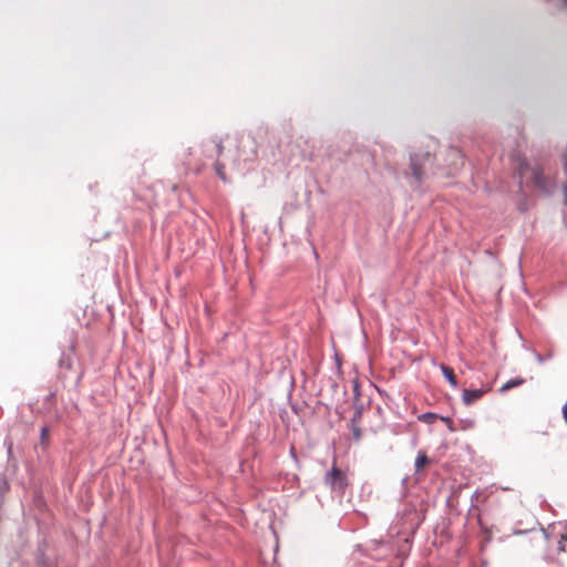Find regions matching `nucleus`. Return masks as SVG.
<instances>
[{"instance_id":"f257e3e1","label":"nucleus","mask_w":567,"mask_h":567,"mask_svg":"<svg viewBox=\"0 0 567 567\" xmlns=\"http://www.w3.org/2000/svg\"><path fill=\"white\" fill-rule=\"evenodd\" d=\"M517 171L520 183L523 181L530 182L543 194L549 195L557 188L556 177L544 165L536 164L530 166L526 161H520Z\"/></svg>"},{"instance_id":"7ed1b4c3","label":"nucleus","mask_w":567,"mask_h":567,"mask_svg":"<svg viewBox=\"0 0 567 567\" xmlns=\"http://www.w3.org/2000/svg\"><path fill=\"white\" fill-rule=\"evenodd\" d=\"M429 157V154H411L410 155V167L412 169V176L416 183H421L423 179V163Z\"/></svg>"},{"instance_id":"ddd939ff","label":"nucleus","mask_w":567,"mask_h":567,"mask_svg":"<svg viewBox=\"0 0 567 567\" xmlns=\"http://www.w3.org/2000/svg\"><path fill=\"white\" fill-rule=\"evenodd\" d=\"M353 437L355 441H360L361 439V431L358 426H353L352 429Z\"/></svg>"},{"instance_id":"423d86ee","label":"nucleus","mask_w":567,"mask_h":567,"mask_svg":"<svg viewBox=\"0 0 567 567\" xmlns=\"http://www.w3.org/2000/svg\"><path fill=\"white\" fill-rule=\"evenodd\" d=\"M524 382H525V380L522 378L511 379L502 385L501 391L502 392L508 391L515 386L522 385Z\"/></svg>"},{"instance_id":"20e7f679","label":"nucleus","mask_w":567,"mask_h":567,"mask_svg":"<svg viewBox=\"0 0 567 567\" xmlns=\"http://www.w3.org/2000/svg\"><path fill=\"white\" fill-rule=\"evenodd\" d=\"M484 392L485 391L483 389H474V390L464 389L463 394H462V400L465 405H471L476 400L481 399L483 396Z\"/></svg>"},{"instance_id":"0eeeda50","label":"nucleus","mask_w":567,"mask_h":567,"mask_svg":"<svg viewBox=\"0 0 567 567\" xmlns=\"http://www.w3.org/2000/svg\"><path fill=\"white\" fill-rule=\"evenodd\" d=\"M439 414L434 413V412H425V413H422L417 416V420L423 422V423H426V424H432L434 423L437 419H439Z\"/></svg>"},{"instance_id":"6e6552de","label":"nucleus","mask_w":567,"mask_h":567,"mask_svg":"<svg viewBox=\"0 0 567 567\" xmlns=\"http://www.w3.org/2000/svg\"><path fill=\"white\" fill-rule=\"evenodd\" d=\"M427 461L429 458L426 454L424 452H419L414 462L415 470L420 471L426 464Z\"/></svg>"},{"instance_id":"f03ea898","label":"nucleus","mask_w":567,"mask_h":567,"mask_svg":"<svg viewBox=\"0 0 567 567\" xmlns=\"http://www.w3.org/2000/svg\"><path fill=\"white\" fill-rule=\"evenodd\" d=\"M323 482L332 493L343 496L347 487L349 486V480L347 474L336 466L333 463L330 471H328L323 477Z\"/></svg>"},{"instance_id":"39448f33","label":"nucleus","mask_w":567,"mask_h":567,"mask_svg":"<svg viewBox=\"0 0 567 567\" xmlns=\"http://www.w3.org/2000/svg\"><path fill=\"white\" fill-rule=\"evenodd\" d=\"M440 368H441V371H442L444 378L451 384V386L452 388H456L457 386V381H456V378H455L453 369L447 367V365H445V364H441Z\"/></svg>"},{"instance_id":"2eb2a0df","label":"nucleus","mask_w":567,"mask_h":567,"mask_svg":"<svg viewBox=\"0 0 567 567\" xmlns=\"http://www.w3.org/2000/svg\"><path fill=\"white\" fill-rule=\"evenodd\" d=\"M47 435H48V430H47V427H42V429H41V439H42V440H44V439L47 437Z\"/></svg>"},{"instance_id":"f8f14e48","label":"nucleus","mask_w":567,"mask_h":567,"mask_svg":"<svg viewBox=\"0 0 567 567\" xmlns=\"http://www.w3.org/2000/svg\"><path fill=\"white\" fill-rule=\"evenodd\" d=\"M533 354L538 363H544L546 359H550L551 354H548L547 357H543L540 353H538L536 350H533Z\"/></svg>"},{"instance_id":"4468645a","label":"nucleus","mask_w":567,"mask_h":567,"mask_svg":"<svg viewBox=\"0 0 567 567\" xmlns=\"http://www.w3.org/2000/svg\"><path fill=\"white\" fill-rule=\"evenodd\" d=\"M563 416H564L565 422L567 423V400L563 406Z\"/></svg>"},{"instance_id":"9b49d317","label":"nucleus","mask_w":567,"mask_h":567,"mask_svg":"<svg viewBox=\"0 0 567 567\" xmlns=\"http://www.w3.org/2000/svg\"><path fill=\"white\" fill-rule=\"evenodd\" d=\"M213 143L215 145L216 155L220 156L221 153H223V148H224L221 140L216 138V140L213 141Z\"/></svg>"},{"instance_id":"1a4fd4ad","label":"nucleus","mask_w":567,"mask_h":567,"mask_svg":"<svg viewBox=\"0 0 567 567\" xmlns=\"http://www.w3.org/2000/svg\"><path fill=\"white\" fill-rule=\"evenodd\" d=\"M214 168H215V172L217 174V176L223 181V182H227V177L225 175V172H224V164H221L219 161H217L215 164H214Z\"/></svg>"},{"instance_id":"f3484780","label":"nucleus","mask_w":567,"mask_h":567,"mask_svg":"<svg viewBox=\"0 0 567 567\" xmlns=\"http://www.w3.org/2000/svg\"><path fill=\"white\" fill-rule=\"evenodd\" d=\"M542 530H543L545 537L548 538V534L546 533V530L545 529H542Z\"/></svg>"},{"instance_id":"9d476101","label":"nucleus","mask_w":567,"mask_h":567,"mask_svg":"<svg viewBox=\"0 0 567 567\" xmlns=\"http://www.w3.org/2000/svg\"><path fill=\"white\" fill-rule=\"evenodd\" d=\"M566 543H567V536L561 534L559 536L558 547H557L559 553H563L566 550Z\"/></svg>"},{"instance_id":"dca6fc26","label":"nucleus","mask_w":567,"mask_h":567,"mask_svg":"<svg viewBox=\"0 0 567 567\" xmlns=\"http://www.w3.org/2000/svg\"><path fill=\"white\" fill-rule=\"evenodd\" d=\"M441 419L445 422H450V419L449 417H444V416H441Z\"/></svg>"}]
</instances>
